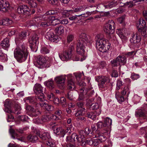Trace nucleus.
I'll use <instances>...</instances> for the list:
<instances>
[{"label": "nucleus", "instance_id": "obj_33", "mask_svg": "<svg viewBox=\"0 0 147 147\" xmlns=\"http://www.w3.org/2000/svg\"><path fill=\"white\" fill-rule=\"evenodd\" d=\"M75 84L72 79L68 80L67 82V88L69 90H71L75 88Z\"/></svg>", "mask_w": 147, "mask_h": 147}, {"label": "nucleus", "instance_id": "obj_41", "mask_svg": "<svg viewBox=\"0 0 147 147\" xmlns=\"http://www.w3.org/2000/svg\"><path fill=\"white\" fill-rule=\"evenodd\" d=\"M15 111L14 112L16 114H19L21 113V108L20 106L18 104L16 105L15 106Z\"/></svg>", "mask_w": 147, "mask_h": 147}, {"label": "nucleus", "instance_id": "obj_30", "mask_svg": "<svg viewBox=\"0 0 147 147\" xmlns=\"http://www.w3.org/2000/svg\"><path fill=\"white\" fill-rule=\"evenodd\" d=\"M9 132L11 135L12 138L13 139H17L18 140L21 141V140L20 138H18L19 136L16 132L15 130L12 129H9Z\"/></svg>", "mask_w": 147, "mask_h": 147}, {"label": "nucleus", "instance_id": "obj_24", "mask_svg": "<svg viewBox=\"0 0 147 147\" xmlns=\"http://www.w3.org/2000/svg\"><path fill=\"white\" fill-rule=\"evenodd\" d=\"M130 86L129 85L125 86L121 91V94L122 95L124 96L127 94L128 96L130 93Z\"/></svg>", "mask_w": 147, "mask_h": 147}, {"label": "nucleus", "instance_id": "obj_13", "mask_svg": "<svg viewBox=\"0 0 147 147\" xmlns=\"http://www.w3.org/2000/svg\"><path fill=\"white\" fill-rule=\"evenodd\" d=\"M47 39H49L51 41L57 42L59 40L58 36L55 34L52 30H50L46 34V36Z\"/></svg>", "mask_w": 147, "mask_h": 147}, {"label": "nucleus", "instance_id": "obj_11", "mask_svg": "<svg viewBox=\"0 0 147 147\" xmlns=\"http://www.w3.org/2000/svg\"><path fill=\"white\" fill-rule=\"evenodd\" d=\"M94 92V91L89 90L86 92V90H84V88H82L80 90L79 97L78 99V101L82 100L84 99L85 97H87V95L88 96H91Z\"/></svg>", "mask_w": 147, "mask_h": 147}, {"label": "nucleus", "instance_id": "obj_2", "mask_svg": "<svg viewBox=\"0 0 147 147\" xmlns=\"http://www.w3.org/2000/svg\"><path fill=\"white\" fill-rule=\"evenodd\" d=\"M28 54V52L24 44L19 47H17L14 51V57L20 62L25 61Z\"/></svg>", "mask_w": 147, "mask_h": 147}, {"label": "nucleus", "instance_id": "obj_18", "mask_svg": "<svg viewBox=\"0 0 147 147\" xmlns=\"http://www.w3.org/2000/svg\"><path fill=\"white\" fill-rule=\"evenodd\" d=\"M132 38L130 39V41L132 43H136L139 42L141 40V38L138 33H134L131 35Z\"/></svg>", "mask_w": 147, "mask_h": 147}, {"label": "nucleus", "instance_id": "obj_47", "mask_svg": "<svg viewBox=\"0 0 147 147\" xmlns=\"http://www.w3.org/2000/svg\"><path fill=\"white\" fill-rule=\"evenodd\" d=\"M41 53L43 54H46L49 52V50L46 47H42L40 50Z\"/></svg>", "mask_w": 147, "mask_h": 147}, {"label": "nucleus", "instance_id": "obj_16", "mask_svg": "<svg viewBox=\"0 0 147 147\" xmlns=\"http://www.w3.org/2000/svg\"><path fill=\"white\" fill-rule=\"evenodd\" d=\"M40 102H39V105L40 107L45 108L48 111H52L54 109V107L51 105L46 103L45 102L46 101L44 98V100H39Z\"/></svg>", "mask_w": 147, "mask_h": 147}, {"label": "nucleus", "instance_id": "obj_28", "mask_svg": "<svg viewBox=\"0 0 147 147\" xmlns=\"http://www.w3.org/2000/svg\"><path fill=\"white\" fill-rule=\"evenodd\" d=\"M37 96L35 98L34 97L32 96L28 97L26 98L25 102H29L32 104H34L36 102V100H39L37 99Z\"/></svg>", "mask_w": 147, "mask_h": 147}, {"label": "nucleus", "instance_id": "obj_57", "mask_svg": "<svg viewBox=\"0 0 147 147\" xmlns=\"http://www.w3.org/2000/svg\"><path fill=\"white\" fill-rule=\"evenodd\" d=\"M98 139L99 140V141L101 142L105 141L106 139V137L103 135L99 136H98Z\"/></svg>", "mask_w": 147, "mask_h": 147}, {"label": "nucleus", "instance_id": "obj_7", "mask_svg": "<svg viewBox=\"0 0 147 147\" xmlns=\"http://www.w3.org/2000/svg\"><path fill=\"white\" fill-rule=\"evenodd\" d=\"M95 80L98 82V85L99 88L107 87L110 81L109 76H96Z\"/></svg>", "mask_w": 147, "mask_h": 147}, {"label": "nucleus", "instance_id": "obj_32", "mask_svg": "<svg viewBox=\"0 0 147 147\" xmlns=\"http://www.w3.org/2000/svg\"><path fill=\"white\" fill-rule=\"evenodd\" d=\"M55 32L58 34H61L64 32V27L62 26H59L56 28Z\"/></svg>", "mask_w": 147, "mask_h": 147}, {"label": "nucleus", "instance_id": "obj_20", "mask_svg": "<svg viewBox=\"0 0 147 147\" xmlns=\"http://www.w3.org/2000/svg\"><path fill=\"white\" fill-rule=\"evenodd\" d=\"M58 118L55 115L50 114L49 115H47L42 116L41 118V120L43 122H46L51 120L58 119Z\"/></svg>", "mask_w": 147, "mask_h": 147}, {"label": "nucleus", "instance_id": "obj_1", "mask_svg": "<svg viewBox=\"0 0 147 147\" xmlns=\"http://www.w3.org/2000/svg\"><path fill=\"white\" fill-rule=\"evenodd\" d=\"M90 38L89 36L84 33H82L79 36V38L76 45V51L77 53L83 56L82 58H81V61H82L86 59V57L84 56L85 52V48L86 42L90 43Z\"/></svg>", "mask_w": 147, "mask_h": 147}, {"label": "nucleus", "instance_id": "obj_4", "mask_svg": "<svg viewBox=\"0 0 147 147\" xmlns=\"http://www.w3.org/2000/svg\"><path fill=\"white\" fill-rule=\"evenodd\" d=\"M36 60L37 63L41 67H49L52 63V59L42 55L36 56Z\"/></svg>", "mask_w": 147, "mask_h": 147}, {"label": "nucleus", "instance_id": "obj_58", "mask_svg": "<svg viewBox=\"0 0 147 147\" xmlns=\"http://www.w3.org/2000/svg\"><path fill=\"white\" fill-rule=\"evenodd\" d=\"M140 32H141V34L142 36H147V29L144 28Z\"/></svg>", "mask_w": 147, "mask_h": 147}, {"label": "nucleus", "instance_id": "obj_49", "mask_svg": "<svg viewBox=\"0 0 147 147\" xmlns=\"http://www.w3.org/2000/svg\"><path fill=\"white\" fill-rule=\"evenodd\" d=\"M123 85V82L120 80H118L117 82L116 89L118 90L120 89V87Z\"/></svg>", "mask_w": 147, "mask_h": 147}, {"label": "nucleus", "instance_id": "obj_37", "mask_svg": "<svg viewBox=\"0 0 147 147\" xmlns=\"http://www.w3.org/2000/svg\"><path fill=\"white\" fill-rule=\"evenodd\" d=\"M27 2L31 8H35L37 7V3L33 0H27Z\"/></svg>", "mask_w": 147, "mask_h": 147}, {"label": "nucleus", "instance_id": "obj_21", "mask_svg": "<svg viewBox=\"0 0 147 147\" xmlns=\"http://www.w3.org/2000/svg\"><path fill=\"white\" fill-rule=\"evenodd\" d=\"M27 35L26 32L23 31L17 35L15 38V41L16 43L19 42L23 39L25 38Z\"/></svg>", "mask_w": 147, "mask_h": 147}, {"label": "nucleus", "instance_id": "obj_54", "mask_svg": "<svg viewBox=\"0 0 147 147\" xmlns=\"http://www.w3.org/2000/svg\"><path fill=\"white\" fill-rule=\"evenodd\" d=\"M75 76L77 80H80L81 77L82 75L84 76V73L82 72V73H76L75 74Z\"/></svg>", "mask_w": 147, "mask_h": 147}, {"label": "nucleus", "instance_id": "obj_48", "mask_svg": "<svg viewBox=\"0 0 147 147\" xmlns=\"http://www.w3.org/2000/svg\"><path fill=\"white\" fill-rule=\"evenodd\" d=\"M70 12H71V11H69V10H64L62 12L61 14L64 17H68L70 14Z\"/></svg>", "mask_w": 147, "mask_h": 147}, {"label": "nucleus", "instance_id": "obj_23", "mask_svg": "<svg viewBox=\"0 0 147 147\" xmlns=\"http://www.w3.org/2000/svg\"><path fill=\"white\" fill-rule=\"evenodd\" d=\"M54 132L55 133L60 135L61 137H63L64 136V129L61 128H55L54 130Z\"/></svg>", "mask_w": 147, "mask_h": 147}, {"label": "nucleus", "instance_id": "obj_50", "mask_svg": "<svg viewBox=\"0 0 147 147\" xmlns=\"http://www.w3.org/2000/svg\"><path fill=\"white\" fill-rule=\"evenodd\" d=\"M47 145L51 147H53L55 146V144L52 142L50 139H48L46 141Z\"/></svg>", "mask_w": 147, "mask_h": 147}, {"label": "nucleus", "instance_id": "obj_55", "mask_svg": "<svg viewBox=\"0 0 147 147\" xmlns=\"http://www.w3.org/2000/svg\"><path fill=\"white\" fill-rule=\"evenodd\" d=\"M124 5L128 6V7H132L134 5L133 3V1H131L124 3Z\"/></svg>", "mask_w": 147, "mask_h": 147}, {"label": "nucleus", "instance_id": "obj_22", "mask_svg": "<svg viewBox=\"0 0 147 147\" xmlns=\"http://www.w3.org/2000/svg\"><path fill=\"white\" fill-rule=\"evenodd\" d=\"M1 46L4 49L8 48L10 46L9 39L7 38L4 39L1 42Z\"/></svg>", "mask_w": 147, "mask_h": 147}, {"label": "nucleus", "instance_id": "obj_31", "mask_svg": "<svg viewBox=\"0 0 147 147\" xmlns=\"http://www.w3.org/2000/svg\"><path fill=\"white\" fill-rule=\"evenodd\" d=\"M40 137L43 140H46L51 138L50 134L48 132H45L40 136Z\"/></svg>", "mask_w": 147, "mask_h": 147}, {"label": "nucleus", "instance_id": "obj_29", "mask_svg": "<svg viewBox=\"0 0 147 147\" xmlns=\"http://www.w3.org/2000/svg\"><path fill=\"white\" fill-rule=\"evenodd\" d=\"M117 59L118 60L120 65H124L126 62V58L124 56L119 55L117 57Z\"/></svg>", "mask_w": 147, "mask_h": 147}, {"label": "nucleus", "instance_id": "obj_59", "mask_svg": "<svg viewBox=\"0 0 147 147\" xmlns=\"http://www.w3.org/2000/svg\"><path fill=\"white\" fill-rule=\"evenodd\" d=\"M22 7L24 14H25L29 11V9L27 5H22Z\"/></svg>", "mask_w": 147, "mask_h": 147}, {"label": "nucleus", "instance_id": "obj_62", "mask_svg": "<svg viewBox=\"0 0 147 147\" xmlns=\"http://www.w3.org/2000/svg\"><path fill=\"white\" fill-rule=\"evenodd\" d=\"M23 8L22 5L21 6L19 7L17 11L19 13L21 14H24L23 11Z\"/></svg>", "mask_w": 147, "mask_h": 147}, {"label": "nucleus", "instance_id": "obj_51", "mask_svg": "<svg viewBox=\"0 0 147 147\" xmlns=\"http://www.w3.org/2000/svg\"><path fill=\"white\" fill-rule=\"evenodd\" d=\"M117 4L115 2H112L109 3L106 6V7L107 8H111L115 6Z\"/></svg>", "mask_w": 147, "mask_h": 147}, {"label": "nucleus", "instance_id": "obj_19", "mask_svg": "<svg viewBox=\"0 0 147 147\" xmlns=\"http://www.w3.org/2000/svg\"><path fill=\"white\" fill-rule=\"evenodd\" d=\"M137 29L139 31H141L142 29L146 27V23L143 19L141 18L140 19L139 21V24L137 25Z\"/></svg>", "mask_w": 147, "mask_h": 147}, {"label": "nucleus", "instance_id": "obj_64", "mask_svg": "<svg viewBox=\"0 0 147 147\" xmlns=\"http://www.w3.org/2000/svg\"><path fill=\"white\" fill-rule=\"evenodd\" d=\"M47 1L53 5H56L58 2V0H47Z\"/></svg>", "mask_w": 147, "mask_h": 147}, {"label": "nucleus", "instance_id": "obj_52", "mask_svg": "<svg viewBox=\"0 0 147 147\" xmlns=\"http://www.w3.org/2000/svg\"><path fill=\"white\" fill-rule=\"evenodd\" d=\"M84 8H82L81 7L79 8H76L75 9H73V10H69V11H71V13H74L76 12H79L83 10Z\"/></svg>", "mask_w": 147, "mask_h": 147}, {"label": "nucleus", "instance_id": "obj_53", "mask_svg": "<svg viewBox=\"0 0 147 147\" xmlns=\"http://www.w3.org/2000/svg\"><path fill=\"white\" fill-rule=\"evenodd\" d=\"M74 38V35L72 34H69L67 37V41L70 42L73 40Z\"/></svg>", "mask_w": 147, "mask_h": 147}, {"label": "nucleus", "instance_id": "obj_12", "mask_svg": "<svg viewBox=\"0 0 147 147\" xmlns=\"http://www.w3.org/2000/svg\"><path fill=\"white\" fill-rule=\"evenodd\" d=\"M42 19L43 22H41L40 25L43 27H45L50 26L51 25H55L56 24H53L54 21H57V20H54V17H50L49 18L45 19L44 18V16L43 15L42 17Z\"/></svg>", "mask_w": 147, "mask_h": 147}, {"label": "nucleus", "instance_id": "obj_35", "mask_svg": "<svg viewBox=\"0 0 147 147\" xmlns=\"http://www.w3.org/2000/svg\"><path fill=\"white\" fill-rule=\"evenodd\" d=\"M104 123L106 127L111 126L112 123V119L109 117H106L104 120Z\"/></svg>", "mask_w": 147, "mask_h": 147}, {"label": "nucleus", "instance_id": "obj_60", "mask_svg": "<svg viewBox=\"0 0 147 147\" xmlns=\"http://www.w3.org/2000/svg\"><path fill=\"white\" fill-rule=\"evenodd\" d=\"M106 65V64L105 61H102L100 63L99 67L100 68H103Z\"/></svg>", "mask_w": 147, "mask_h": 147}, {"label": "nucleus", "instance_id": "obj_44", "mask_svg": "<svg viewBox=\"0 0 147 147\" xmlns=\"http://www.w3.org/2000/svg\"><path fill=\"white\" fill-rule=\"evenodd\" d=\"M60 102L63 107H65L67 106V103L65 98L62 97L60 98Z\"/></svg>", "mask_w": 147, "mask_h": 147}, {"label": "nucleus", "instance_id": "obj_5", "mask_svg": "<svg viewBox=\"0 0 147 147\" xmlns=\"http://www.w3.org/2000/svg\"><path fill=\"white\" fill-rule=\"evenodd\" d=\"M45 88L43 87L40 84L36 83L34 84L33 90L36 95L37 96V99L39 100H44V94L46 93Z\"/></svg>", "mask_w": 147, "mask_h": 147}, {"label": "nucleus", "instance_id": "obj_61", "mask_svg": "<svg viewBox=\"0 0 147 147\" xmlns=\"http://www.w3.org/2000/svg\"><path fill=\"white\" fill-rule=\"evenodd\" d=\"M125 17L124 16H122L118 18L117 20L118 22L120 23H122L124 21Z\"/></svg>", "mask_w": 147, "mask_h": 147}, {"label": "nucleus", "instance_id": "obj_38", "mask_svg": "<svg viewBox=\"0 0 147 147\" xmlns=\"http://www.w3.org/2000/svg\"><path fill=\"white\" fill-rule=\"evenodd\" d=\"M116 33L119 37L122 39H125L126 37L123 33L122 31L120 29H117L116 30Z\"/></svg>", "mask_w": 147, "mask_h": 147}, {"label": "nucleus", "instance_id": "obj_14", "mask_svg": "<svg viewBox=\"0 0 147 147\" xmlns=\"http://www.w3.org/2000/svg\"><path fill=\"white\" fill-rule=\"evenodd\" d=\"M71 139H70L71 142H73L76 140L79 142L83 143L85 140V138L84 135H82L80 134L78 136L75 133L72 134L70 136Z\"/></svg>", "mask_w": 147, "mask_h": 147}, {"label": "nucleus", "instance_id": "obj_45", "mask_svg": "<svg viewBox=\"0 0 147 147\" xmlns=\"http://www.w3.org/2000/svg\"><path fill=\"white\" fill-rule=\"evenodd\" d=\"M7 57L6 55L1 53L0 54V60L2 61H5L7 60Z\"/></svg>", "mask_w": 147, "mask_h": 147}, {"label": "nucleus", "instance_id": "obj_46", "mask_svg": "<svg viewBox=\"0 0 147 147\" xmlns=\"http://www.w3.org/2000/svg\"><path fill=\"white\" fill-rule=\"evenodd\" d=\"M4 25L6 26H8L11 24L12 23V21L9 18H6L4 19Z\"/></svg>", "mask_w": 147, "mask_h": 147}, {"label": "nucleus", "instance_id": "obj_25", "mask_svg": "<svg viewBox=\"0 0 147 147\" xmlns=\"http://www.w3.org/2000/svg\"><path fill=\"white\" fill-rule=\"evenodd\" d=\"M44 84L45 86L51 89H53L54 87V82L52 79H49L45 81L44 82Z\"/></svg>", "mask_w": 147, "mask_h": 147}, {"label": "nucleus", "instance_id": "obj_56", "mask_svg": "<svg viewBox=\"0 0 147 147\" xmlns=\"http://www.w3.org/2000/svg\"><path fill=\"white\" fill-rule=\"evenodd\" d=\"M139 77L140 76L139 75L136 74L134 73L132 74L131 76V78L134 80H137Z\"/></svg>", "mask_w": 147, "mask_h": 147}, {"label": "nucleus", "instance_id": "obj_10", "mask_svg": "<svg viewBox=\"0 0 147 147\" xmlns=\"http://www.w3.org/2000/svg\"><path fill=\"white\" fill-rule=\"evenodd\" d=\"M38 38L39 37L36 34H34L29 38V42L31 49L37 48Z\"/></svg>", "mask_w": 147, "mask_h": 147}, {"label": "nucleus", "instance_id": "obj_15", "mask_svg": "<svg viewBox=\"0 0 147 147\" xmlns=\"http://www.w3.org/2000/svg\"><path fill=\"white\" fill-rule=\"evenodd\" d=\"M9 5L8 1L1 0L0 1V11L4 12H6L9 9Z\"/></svg>", "mask_w": 147, "mask_h": 147}, {"label": "nucleus", "instance_id": "obj_39", "mask_svg": "<svg viewBox=\"0 0 147 147\" xmlns=\"http://www.w3.org/2000/svg\"><path fill=\"white\" fill-rule=\"evenodd\" d=\"M86 116L93 120H94L96 119V114L95 112H89L87 113Z\"/></svg>", "mask_w": 147, "mask_h": 147}, {"label": "nucleus", "instance_id": "obj_3", "mask_svg": "<svg viewBox=\"0 0 147 147\" xmlns=\"http://www.w3.org/2000/svg\"><path fill=\"white\" fill-rule=\"evenodd\" d=\"M96 47L97 50L103 53L105 52L110 48L108 41L104 38L97 35L96 37Z\"/></svg>", "mask_w": 147, "mask_h": 147}, {"label": "nucleus", "instance_id": "obj_43", "mask_svg": "<svg viewBox=\"0 0 147 147\" xmlns=\"http://www.w3.org/2000/svg\"><path fill=\"white\" fill-rule=\"evenodd\" d=\"M85 133L86 134L88 135L90 133H92L91 132V129L88 127H86L85 129V131H81L80 132V134L82 135H84V134Z\"/></svg>", "mask_w": 147, "mask_h": 147}, {"label": "nucleus", "instance_id": "obj_63", "mask_svg": "<svg viewBox=\"0 0 147 147\" xmlns=\"http://www.w3.org/2000/svg\"><path fill=\"white\" fill-rule=\"evenodd\" d=\"M99 106L97 103L93 104L91 105V108L93 109H96L98 108Z\"/></svg>", "mask_w": 147, "mask_h": 147}, {"label": "nucleus", "instance_id": "obj_34", "mask_svg": "<svg viewBox=\"0 0 147 147\" xmlns=\"http://www.w3.org/2000/svg\"><path fill=\"white\" fill-rule=\"evenodd\" d=\"M28 140L32 142H35L38 140V138L36 136L29 135L27 137Z\"/></svg>", "mask_w": 147, "mask_h": 147}, {"label": "nucleus", "instance_id": "obj_8", "mask_svg": "<svg viewBox=\"0 0 147 147\" xmlns=\"http://www.w3.org/2000/svg\"><path fill=\"white\" fill-rule=\"evenodd\" d=\"M115 23L113 20H109L105 26L104 30L107 34H113L115 32Z\"/></svg>", "mask_w": 147, "mask_h": 147}, {"label": "nucleus", "instance_id": "obj_9", "mask_svg": "<svg viewBox=\"0 0 147 147\" xmlns=\"http://www.w3.org/2000/svg\"><path fill=\"white\" fill-rule=\"evenodd\" d=\"M55 82L58 84V86L61 89L65 88L66 77L65 75H61L56 77L55 78Z\"/></svg>", "mask_w": 147, "mask_h": 147}, {"label": "nucleus", "instance_id": "obj_6", "mask_svg": "<svg viewBox=\"0 0 147 147\" xmlns=\"http://www.w3.org/2000/svg\"><path fill=\"white\" fill-rule=\"evenodd\" d=\"M74 47L71 46L67 50L64 49L63 53H59L60 59L63 61L68 60L71 58L73 55Z\"/></svg>", "mask_w": 147, "mask_h": 147}, {"label": "nucleus", "instance_id": "obj_17", "mask_svg": "<svg viewBox=\"0 0 147 147\" xmlns=\"http://www.w3.org/2000/svg\"><path fill=\"white\" fill-rule=\"evenodd\" d=\"M26 109L30 111L31 112L30 116L32 117H35L40 114V112L37 109L36 110L34 108L30 106H28L26 107Z\"/></svg>", "mask_w": 147, "mask_h": 147}, {"label": "nucleus", "instance_id": "obj_27", "mask_svg": "<svg viewBox=\"0 0 147 147\" xmlns=\"http://www.w3.org/2000/svg\"><path fill=\"white\" fill-rule=\"evenodd\" d=\"M115 97L118 101L120 103H121L125 100L124 97L122 96L119 92H117L116 93Z\"/></svg>", "mask_w": 147, "mask_h": 147}, {"label": "nucleus", "instance_id": "obj_42", "mask_svg": "<svg viewBox=\"0 0 147 147\" xmlns=\"http://www.w3.org/2000/svg\"><path fill=\"white\" fill-rule=\"evenodd\" d=\"M85 110V109L82 108L75 113V116L76 117H78L84 114V112Z\"/></svg>", "mask_w": 147, "mask_h": 147}, {"label": "nucleus", "instance_id": "obj_40", "mask_svg": "<svg viewBox=\"0 0 147 147\" xmlns=\"http://www.w3.org/2000/svg\"><path fill=\"white\" fill-rule=\"evenodd\" d=\"M111 62L113 66L116 67L120 65L119 61L117 59V57L115 59L112 60Z\"/></svg>", "mask_w": 147, "mask_h": 147}, {"label": "nucleus", "instance_id": "obj_36", "mask_svg": "<svg viewBox=\"0 0 147 147\" xmlns=\"http://www.w3.org/2000/svg\"><path fill=\"white\" fill-rule=\"evenodd\" d=\"M96 125L98 129L105 130L106 127L104 123L101 121H99L96 124Z\"/></svg>", "mask_w": 147, "mask_h": 147}, {"label": "nucleus", "instance_id": "obj_26", "mask_svg": "<svg viewBox=\"0 0 147 147\" xmlns=\"http://www.w3.org/2000/svg\"><path fill=\"white\" fill-rule=\"evenodd\" d=\"M56 13V12L53 10H51L48 11L45 13L43 15L44 16V18L45 19L49 18L50 17H54V20H57L56 21H57V19H55V17L54 16H50L49 15H51L54 14Z\"/></svg>", "mask_w": 147, "mask_h": 147}]
</instances>
